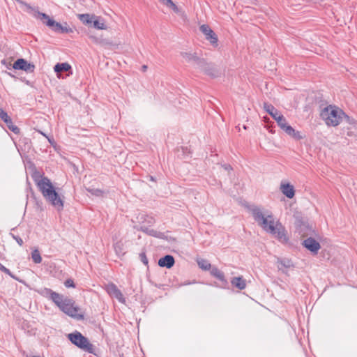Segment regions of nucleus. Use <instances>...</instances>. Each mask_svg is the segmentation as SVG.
<instances>
[{"instance_id": "aec40b11", "label": "nucleus", "mask_w": 357, "mask_h": 357, "mask_svg": "<svg viewBox=\"0 0 357 357\" xmlns=\"http://www.w3.org/2000/svg\"><path fill=\"white\" fill-rule=\"evenodd\" d=\"M174 258L172 255H166L158 261V265L160 267L172 268L174 264Z\"/></svg>"}, {"instance_id": "c9c22d12", "label": "nucleus", "mask_w": 357, "mask_h": 357, "mask_svg": "<svg viewBox=\"0 0 357 357\" xmlns=\"http://www.w3.org/2000/svg\"><path fill=\"white\" fill-rule=\"evenodd\" d=\"M2 272L5 273L6 274H8L9 276H10L12 278L16 280H18V279L10 271V270L8 268H7L6 267H4L3 268V270L1 271Z\"/></svg>"}, {"instance_id": "79ce46f5", "label": "nucleus", "mask_w": 357, "mask_h": 357, "mask_svg": "<svg viewBox=\"0 0 357 357\" xmlns=\"http://www.w3.org/2000/svg\"><path fill=\"white\" fill-rule=\"evenodd\" d=\"M41 134H42L43 135L45 136V137L47 138V139H48V141H49V142H50V143H51V144H53V143H54V139H51V138L47 137V136H46L43 132H41Z\"/></svg>"}, {"instance_id": "412c9836", "label": "nucleus", "mask_w": 357, "mask_h": 357, "mask_svg": "<svg viewBox=\"0 0 357 357\" xmlns=\"http://www.w3.org/2000/svg\"><path fill=\"white\" fill-rule=\"evenodd\" d=\"M210 273L213 277L215 278L223 284H226L227 283L224 273L219 270L217 267L213 266L210 270Z\"/></svg>"}, {"instance_id": "e433bc0d", "label": "nucleus", "mask_w": 357, "mask_h": 357, "mask_svg": "<svg viewBox=\"0 0 357 357\" xmlns=\"http://www.w3.org/2000/svg\"><path fill=\"white\" fill-rule=\"evenodd\" d=\"M12 237L17 241V243L21 246L23 245V240L18 236H15L13 234H10Z\"/></svg>"}, {"instance_id": "b1692460", "label": "nucleus", "mask_w": 357, "mask_h": 357, "mask_svg": "<svg viewBox=\"0 0 357 357\" xmlns=\"http://www.w3.org/2000/svg\"><path fill=\"white\" fill-rule=\"evenodd\" d=\"M54 71L57 73L58 77H59V73L61 72H67L71 70V66L68 63H58L54 67Z\"/></svg>"}, {"instance_id": "49530a36", "label": "nucleus", "mask_w": 357, "mask_h": 357, "mask_svg": "<svg viewBox=\"0 0 357 357\" xmlns=\"http://www.w3.org/2000/svg\"><path fill=\"white\" fill-rule=\"evenodd\" d=\"M150 219H151V220H150V221H149V223H152V222H153V219L152 218H151Z\"/></svg>"}, {"instance_id": "cd10ccee", "label": "nucleus", "mask_w": 357, "mask_h": 357, "mask_svg": "<svg viewBox=\"0 0 357 357\" xmlns=\"http://www.w3.org/2000/svg\"><path fill=\"white\" fill-rule=\"evenodd\" d=\"M162 1L165 6L172 9L176 13H181L180 8L172 0H162Z\"/></svg>"}, {"instance_id": "37998d69", "label": "nucleus", "mask_w": 357, "mask_h": 357, "mask_svg": "<svg viewBox=\"0 0 357 357\" xmlns=\"http://www.w3.org/2000/svg\"><path fill=\"white\" fill-rule=\"evenodd\" d=\"M224 167L226 170H229V169H231V167L230 165H224Z\"/></svg>"}, {"instance_id": "7ed1b4c3", "label": "nucleus", "mask_w": 357, "mask_h": 357, "mask_svg": "<svg viewBox=\"0 0 357 357\" xmlns=\"http://www.w3.org/2000/svg\"><path fill=\"white\" fill-rule=\"evenodd\" d=\"M68 337L70 342L79 348L89 353L93 354V345L90 343L89 340L83 336L79 332L70 333Z\"/></svg>"}, {"instance_id": "9b49d317", "label": "nucleus", "mask_w": 357, "mask_h": 357, "mask_svg": "<svg viewBox=\"0 0 357 357\" xmlns=\"http://www.w3.org/2000/svg\"><path fill=\"white\" fill-rule=\"evenodd\" d=\"M43 291L46 296L50 297V298L60 308V306L63 305L65 303L66 298L55 291H53L50 289L45 288Z\"/></svg>"}, {"instance_id": "4468645a", "label": "nucleus", "mask_w": 357, "mask_h": 357, "mask_svg": "<svg viewBox=\"0 0 357 357\" xmlns=\"http://www.w3.org/2000/svg\"><path fill=\"white\" fill-rule=\"evenodd\" d=\"M279 126L288 135L291 136L294 139H301L303 138V136L301 135L298 131L295 130L291 126L288 125L286 119Z\"/></svg>"}, {"instance_id": "f257e3e1", "label": "nucleus", "mask_w": 357, "mask_h": 357, "mask_svg": "<svg viewBox=\"0 0 357 357\" xmlns=\"http://www.w3.org/2000/svg\"><path fill=\"white\" fill-rule=\"evenodd\" d=\"M249 211L251 212L254 220L266 232L273 231V227L276 222L272 215H265L262 211L256 206H251L249 207Z\"/></svg>"}, {"instance_id": "f704fd0d", "label": "nucleus", "mask_w": 357, "mask_h": 357, "mask_svg": "<svg viewBox=\"0 0 357 357\" xmlns=\"http://www.w3.org/2000/svg\"><path fill=\"white\" fill-rule=\"evenodd\" d=\"M64 284L66 287H75V284L72 279H68L65 281Z\"/></svg>"}, {"instance_id": "9d476101", "label": "nucleus", "mask_w": 357, "mask_h": 357, "mask_svg": "<svg viewBox=\"0 0 357 357\" xmlns=\"http://www.w3.org/2000/svg\"><path fill=\"white\" fill-rule=\"evenodd\" d=\"M200 31L205 36L206 40H209L211 45L214 46L218 45V36L215 32L206 24H203L200 26Z\"/></svg>"}, {"instance_id": "2eb2a0df", "label": "nucleus", "mask_w": 357, "mask_h": 357, "mask_svg": "<svg viewBox=\"0 0 357 357\" xmlns=\"http://www.w3.org/2000/svg\"><path fill=\"white\" fill-rule=\"evenodd\" d=\"M303 245L314 254H317L318 251L321 248L319 243L312 237L305 239L303 242Z\"/></svg>"}, {"instance_id": "1a4fd4ad", "label": "nucleus", "mask_w": 357, "mask_h": 357, "mask_svg": "<svg viewBox=\"0 0 357 357\" xmlns=\"http://www.w3.org/2000/svg\"><path fill=\"white\" fill-rule=\"evenodd\" d=\"M264 108L276 121L278 126L286 119L272 105L265 102Z\"/></svg>"}, {"instance_id": "c756f323", "label": "nucleus", "mask_w": 357, "mask_h": 357, "mask_svg": "<svg viewBox=\"0 0 357 357\" xmlns=\"http://www.w3.org/2000/svg\"><path fill=\"white\" fill-rule=\"evenodd\" d=\"M6 124L9 130H10L14 133L18 134L20 132V128L13 123L11 118L10 119V121H7Z\"/></svg>"}, {"instance_id": "6e6552de", "label": "nucleus", "mask_w": 357, "mask_h": 357, "mask_svg": "<svg viewBox=\"0 0 357 357\" xmlns=\"http://www.w3.org/2000/svg\"><path fill=\"white\" fill-rule=\"evenodd\" d=\"M273 231H269V234L273 235L278 238L281 243H287L289 238L287 235V231L284 227L279 222H276V225L273 227Z\"/></svg>"}, {"instance_id": "4be33fe9", "label": "nucleus", "mask_w": 357, "mask_h": 357, "mask_svg": "<svg viewBox=\"0 0 357 357\" xmlns=\"http://www.w3.org/2000/svg\"><path fill=\"white\" fill-rule=\"evenodd\" d=\"M94 14H78L77 18L84 24L89 26H91L92 21L94 19Z\"/></svg>"}, {"instance_id": "f03ea898", "label": "nucleus", "mask_w": 357, "mask_h": 357, "mask_svg": "<svg viewBox=\"0 0 357 357\" xmlns=\"http://www.w3.org/2000/svg\"><path fill=\"white\" fill-rule=\"evenodd\" d=\"M321 116L328 126H337L342 121L344 112L337 107L329 105L321 112Z\"/></svg>"}, {"instance_id": "f8f14e48", "label": "nucleus", "mask_w": 357, "mask_h": 357, "mask_svg": "<svg viewBox=\"0 0 357 357\" xmlns=\"http://www.w3.org/2000/svg\"><path fill=\"white\" fill-rule=\"evenodd\" d=\"M13 68L15 70H22L26 73H33L35 69V66L28 63L24 59H18L13 65Z\"/></svg>"}, {"instance_id": "a19ab883", "label": "nucleus", "mask_w": 357, "mask_h": 357, "mask_svg": "<svg viewBox=\"0 0 357 357\" xmlns=\"http://www.w3.org/2000/svg\"><path fill=\"white\" fill-rule=\"evenodd\" d=\"M17 1L18 2H20V3H22V4H24V5H26L29 9H31V10H34V9H33L31 6H29V5H28V4H26V3H24V1H21V0H17Z\"/></svg>"}, {"instance_id": "c85d7f7f", "label": "nucleus", "mask_w": 357, "mask_h": 357, "mask_svg": "<svg viewBox=\"0 0 357 357\" xmlns=\"http://www.w3.org/2000/svg\"><path fill=\"white\" fill-rule=\"evenodd\" d=\"M31 258L34 263L36 264H40L42 261V257L40 256V254L38 251V250L35 249L31 252Z\"/></svg>"}, {"instance_id": "0eeeda50", "label": "nucleus", "mask_w": 357, "mask_h": 357, "mask_svg": "<svg viewBox=\"0 0 357 357\" xmlns=\"http://www.w3.org/2000/svg\"><path fill=\"white\" fill-rule=\"evenodd\" d=\"M48 202H50L54 207L59 211L63 208V200L61 196L54 189L46 197H44Z\"/></svg>"}, {"instance_id": "a18cd8bd", "label": "nucleus", "mask_w": 357, "mask_h": 357, "mask_svg": "<svg viewBox=\"0 0 357 357\" xmlns=\"http://www.w3.org/2000/svg\"><path fill=\"white\" fill-rule=\"evenodd\" d=\"M146 68H147V66H142V69H143V70H144H144H146Z\"/></svg>"}, {"instance_id": "20e7f679", "label": "nucleus", "mask_w": 357, "mask_h": 357, "mask_svg": "<svg viewBox=\"0 0 357 357\" xmlns=\"http://www.w3.org/2000/svg\"><path fill=\"white\" fill-rule=\"evenodd\" d=\"M59 309L65 314L77 320L84 319V315L82 314L80 308L75 305L73 299L66 298L65 303L60 306Z\"/></svg>"}, {"instance_id": "72a5a7b5", "label": "nucleus", "mask_w": 357, "mask_h": 357, "mask_svg": "<svg viewBox=\"0 0 357 357\" xmlns=\"http://www.w3.org/2000/svg\"><path fill=\"white\" fill-rule=\"evenodd\" d=\"M343 120H344L347 123L350 125H353L354 127H356L357 123L354 121V119L350 118L349 116L344 114V116L343 117Z\"/></svg>"}, {"instance_id": "bb28decb", "label": "nucleus", "mask_w": 357, "mask_h": 357, "mask_svg": "<svg viewBox=\"0 0 357 357\" xmlns=\"http://www.w3.org/2000/svg\"><path fill=\"white\" fill-rule=\"evenodd\" d=\"M116 254L118 256H123L126 254V249L123 243L121 241L116 243L114 245Z\"/></svg>"}, {"instance_id": "dca6fc26", "label": "nucleus", "mask_w": 357, "mask_h": 357, "mask_svg": "<svg viewBox=\"0 0 357 357\" xmlns=\"http://www.w3.org/2000/svg\"><path fill=\"white\" fill-rule=\"evenodd\" d=\"M200 68L204 73L213 77H216L219 76L220 73L218 70V69L215 68V66L211 63H207L204 60V63H202L200 66Z\"/></svg>"}, {"instance_id": "c03bdc74", "label": "nucleus", "mask_w": 357, "mask_h": 357, "mask_svg": "<svg viewBox=\"0 0 357 357\" xmlns=\"http://www.w3.org/2000/svg\"><path fill=\"white\" fill-rule=\"evenodd\" d=\"M5 266L0 263V270L2 271Z\"/></svg>"}, {"instance_id": "4c0bfd02", "label": "nucleus", "mask_w": 357, "mask_h": 357, "mask_svg": "<svg viewBox=\"0 0 357 357\" xmlns=\"http://www.w3.org/2000/svg\"><path fill=\"white\" fill-rule=\"evenodd\" d=\"M139 257H140V259H141V261L145 264V265H147L148 264V259H147V257L145 255V253H141L139 255Z\"/></svg>"}, {"instance_id": "ea45409f", "label": "nucleus", "mask_w": 357, "mask_h": 357, "mask_svg": "<svg viewBox=\"0 0 357 357\" xmlns=\"http://www.w3.org/2000/svg\"><path fill=\"white\" fill-rule=\"evenodd\" d=\"M90 38H91L93 40V42L96 43H102V40L100 39V38H98L95 36H89Z\"/></svg>"}, {"instance_id": "5701e85b", "label": "nucleus", "mask_w": 357, "mask_h": 357, "mask_svg": "<svg viewBox=\"0 0 357 357\" xmlns=\"http://www.w3.org/2000/svg\"><path fill=\"white\" fill-rule=\"evenodd\" d=\"M231 284L240 290L246 287V282L243 277H234L231 280Z\"/></svg>"}, {"instance_id": "423d86ee", "label": "nucleus", "mask_w": 357, "mask_h": 357, "mask_svg": "<svg viewBox=\"0 0 357 357\" xmlns=\"http://www.w3.org/2000/svg\"><path fill=\"white\" fill-rule=\"evenodd\" d=\"M34 181L44 197L54 189L47 177L35 178Z\"/></svg>"}, {"instance_id": "39448f33", "label": "nucleus", "mask_w": 357, "mask_h": 357, "mask_svg": "<svg viewBox=\"0 0 357 357\" xmlns=\"http://www.w3.org/2000/svg\"><path fill=\"white\" fill-rule=\"evenodd\" d=\"M33 16L36 18L40 20L43 24L49 26L53 31L60 33V29H61V23L55 22L47 14L40 13L38 10H35Z\"/></svg>"}, {"instance_id": "2f4dec72", "label": "nucleus", "mask_w": 357, "mask_h": 357, "mask_svg": "<svg viewBox=\"0 0 357 357\" xmlns=\"http://www.w3.org/2000/svg\"><path fill=\"white\" fill-rule=\"evenodd\" d=\"M73 32V29L69 27L66 22H65L63 24H61V29H60V33H70Z\"/></svg>"}, {"instance_id": "a211bd4d", "label": "nucleus", "mask_w": 357, "mask_h": 357, "mask_svg": "<svg viewBox=\"0 0 357 357\" xmlns=\"http://www.w3.org/2000/svg\"><path fill=\"white\" fill-rule=\"evenodd\" d=\"M280 190L283 195L289 199L293 198L295 195L294 186L289 183H282L280 185Z\"/></svg>"}, {"instance_id": "473e14b6", "label": "nucleus", "mask_w": 357, "mask_h": 357, "mask_svg": "<svg viewBox=\"0 0 357 357\" xmlns=\"http://www.w3.org/2000/svg\"><path fill=\"white\" fill-rule=\"evenodd\" d=\"M0 118L5 123H6L7 121H10V119L8 114L1 108H0Z\"/></svg>"}, {"instance_id": "7c9ffc66", "label": "nucleus", "mask_w": 357, "mask_h": 357, "mask_svg": "<svg viewBox=\"0 0 357 357\" xmlns=\"http://www.w3.org/2000/svg\"><path fill=\"white\" fill-rule=\"evenodd\" d=\"M87 191L91 193L92 195H95L97 197H101L103 195L104 192L102 190L96 188H88Z\"/></svg>"}, {"instance_id": "f3484780", "label": "nucleus", "mask_w": 357, "mask_h": 357, "mask_svg": "<svg viewBox=\"0 0 357 357\" xmlns=\"http://www.w3.org/2000/svg\"><path fill=\"white\" fill-rule=\"evenodd\" d=\"M181 55L187 62H194L198 66H200L204 63V60L199 59L195 53L183 52L181 53Z\"/></svg>"}, {"instance_id": "58836bf2", "label": "nucleus", "mask_w": 357, "mask_h": 357, "mask_svg": "<svg viewBox=\"0 0 357 357\" xmlns=\"http://www.w3.org/2000/svg\"><path fill=\"white\" fill-rule=\"evenodd\" d=\"M278 262L284 267H290L291 266L290 261L278 260Z\"/></svg>"}, {"instance_id": "6ab92c4d", "label": "nucleus", "mask_w": 357, "mask_h": 357, "mask_svg": "<svg viewBox=\"0 0 357 357\" xmlns=\"http://www.w3.org/2000/svg\"><path fill=\"white\" fill-rule=\"evenodd\" d=\"M91 26L98 30H106L107 29L105 20L102 17L97 15L94 16Z\"/></svg>"}, {"instance_id": "ddd939ff", "label": "nucleus", "mask_w": 357, "mask_h": 357, "mask_svg": "<svg viewBox=\"0 0 357 357\" xmlns=\"http://www.w3.org/2000/svg\"><path fill=\"white\" fill-rule=\"evenodd\" d=\"M107 293L112 296L115 297L120 303H125L126 298H124L121 291L118 289L116 284L111 283L107 286Z\"/></svg>"}, {"instance_id": "393cba45", "label": "nucleus", "mask_w": 357, "mask_h": 357, "mask_svg": "<svg viewBox=\"0 0 357 357\" xmlns=\"http://www.w3.org/2000/svg\"><path fill=\"white\" fill-rule=\"evenodd\" d=\"M141 230L143 232H144L151 236L157 237L159 238H162L164 237V234H162V232L158 231L155 229H149L145 227H142Z\"/></svg>"}, {"instance_id": "a878e982", "label": "nucleus", "mask_w": 357, "mask_h": 357, "mask_svg": "<svg viewBox=\"0 0 357 357\" xmlns=\"http://www.w3.org/2000/svg\"><path fill=\"white\" fill-rule=\"evenodd\" d=\"M197 263L199 267L204 271H210L211 268L213 267L211 263L205 259H197Z\"/></svg>"}]
</instances>
